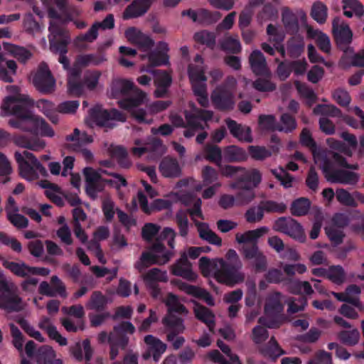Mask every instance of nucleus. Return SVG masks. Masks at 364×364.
Returning <instances> with one entry per match:
<instances>
[{
    "label": "nucleus",
    "mask_w": 364,
    "mask_h": 364,
    "mask_svg": "<svg viewBox=\"0 0 364 364\" xmlns=\"http://www.w3.org/2000/svg\"><path fill=\"white\" fill-rule=\"evenodd\" d=\"M262 174L257 168L247 169L243 167L240 178L237 181L230 184L231 189H237L240 185L245 186V188H256L262 182Z\"/></svg>",
    "instance_id": "obj_19"
},
{
    "label": "nucleus",
    "mask_w": 364,
    "mask_h": 364,
    "mask_svg": "<svg viewBox=\"0 0 364 364\" xmlns=\"http://www.w3.org/2000/svg\"><path fill=\"white\" fill-rule=\"evenodd\" d=\"M17 70L16 63L13 60L0 61V79L5 82H12L13 75Z\"/></svg>",
    "instance_id": "obj_35"
},
{
    "label": "nucleus",
    "mask_w": 364,
    "mask_h": 364,
    "mask_svg": "<svg viewBox=\"0 0 364 364\" xmlns=\"http://www.w3.org/2000/svg\"><path fill=\"white\" fill-rule=\"evenodd\" d=\"M225 159L232 162L244 161L247 159L246 151L237 146H229L225 149Z\"/></svg>",
    "instance_id": "obj_46"
},
{
    "label": "nucleus",
    "mask_w": 364,
    "mask_h": 364,
    "mask_svg": "<svg viewBox=\"0 0 364 364\" xmlns=\"http://www.w3.org/2000/svg\"><path fill=\"white\" fill-rule=\"evenodd\" d=\"M50 49L54 53H68L70 41L68 32L58 22L50 21L48 27Z\"/></svg>",
    "instance_id": "obj_13"
},
{
    "label": "nucleus",
    "mask_w": 364,
    "mask_h": 364,
    "mask_svg": "<svg viewBox=\"0 0 364 364\" xmlns=\"http://www.w3.org/2000/svg\"><path fill=\"white\" fill-rule=\"evenodd\" d=\"M271 172L275 178L279 181L281 185L284 188L293 187L296 179L294 176L287 173L284 168L279 167L278 169H272Z\"/></svg>",
    "instance_id": "obj_49"
},
{
    "label": "nucleus",
    "mask_w": 364,
    "mask_h": 364,
    "mask_svg": "<svg viewBox=\"0 0 364 364\" xmlns=\"http://www.w3.org/2000/svg\"><path fill=\"white\" fill-rule=\"evenodd\" d=\"M310 208V201L306 198H301L294 200L291 207V213L300 216L306 215Z\"/></svg>",
    "instance_id": "obj_55"
},
{
    "label": "nucleus",
    "mask_w": 364,
    "mask_h": 364,
    "mask_svg": "<svg viewBox=\"0 0 364 364\" xmlns=\"http://www.w3.org/2000/svg\"><path fill=\"white\" fill-rule=\"evenodd\" d=\"M107 300L100 291H95L87 304V306L91 309L100 310L107 304Z\"/></svg>",
    "instance_id": "obj_64"
},
{
    "label": "nucleus",
    "mask_w": 364,
    "mask_h": 364,
    "mask_svg": "<svg viewBox=\"0 0 364 364\" xmlns=\"http://www.w3.org/2000/svg\"><path fill=\"white\" fill-rule=\"evenodd\" d=\"M222 14L219 11H211L205 9H199V21L198 23L209 26L216 23L220 18Z\"/></svg>",
    "instance_id": "obj_50"
},
{
    "label": "nucleus",
    "mask_w": 364,
    "mask_h": 364,
    "mask_svg": "<svg viewBox=\"0 0 364 364\" xmlns=\"http://www.w3.org/2000/svg\"><path fill=\"white\" fill-rule=\"evenodd\" d=\"M126 121V116L116 109L109 110L103 109L102 106L96 105L90 110L87 122L92 126L96 124L105 128H113L117 122Z\"/></svg>",
    "instance_id": "obj_6"
},
{
    "label": "nucleus",
    "mask_w": 364,
    "mask_h": 364,
    "mask_svg": "<svg viewBox=\"0 0 364 364\" xmlns=\"http://www.w3.org/2000/svg\"><path fill=\"white\" fill-rule=\"evenodd\" d=\"M315 163L323 171L326 178L331 183L355 185L359 179V176L353 171L339 170L333 171L331 164L322 151L314 150L313 152Z\"/></svg>",
    "instance_id": "obj_4"
},
{
    "label": "nucleus",
    "mask_w": 364,
    "mask_h": 364,
    "mask_svg": "<svg viewBox=\"0 0 364 364\" xmlns=\"http://www.w3.org/2000/svg\"><path fill=\"white\" fill-rule=\"evenodd\" d=\"M34 105L53 123L58 122L57 107L51 102L39 100L34 104L31 100L21 97L18 92L6 97L1 105V109L5 114L17 117L16 119L9 121L11 127L43 136L53 137L55 134L53 129L43 118L33 114L31 109Z\"/></svg>",
    "instance_id": "obj_1"
},
{
    "label": "nucleus",
    "mask_w": 364,
    "mask_h": 364,
    "mask_svg": "<svg viewBox=\"0 0 364 364\" xmlns=\"http://www.w3.org/2000/svg\"><path fill=\"white\" fill-rule=\"evenodd\" d=\"M274 228L299 241L304 242L306 239L303 227L294 219L280 218L275 221Z\"/></svg>",
    "instance_id": "obj_16"
},
{
    "label": "nucleus",
    "mask_w": 364,
    "mask_h": 364,
    "mask_svg": "<svg viewBox=\"0 0 364 364\" xmlns=\"http://www.w3.org/2000/svg\"><path fill=\"white\" fill-rule=\"evenodd\" d=\"M144 280L149 287H152V286L156 285V283L158 282H166L168 277L166 272L154 268L144 275Z\"/></svg>",
    "instance_id": "obj_45"
},
{
    "label": "nucleus",
    "mask_w": 364,
    "mask_h": 364,
    "mask_svg": "<svg viewBox=\"0 0 364 364\" xmlns=\"http://www.w3.org/2000/svg\"><path fill=\"white\" fill-rule=\"evenodd\" d=\"M100 75V72L97 70L86 71L82 80V90L85 87H87L90 90L95 89L98 84Z\"/></svg>",
    "instance_id": "obj_54"
},
{
    "label": "nucleus",
    "mask_w": 364,
    "mask_h": 364,
    "mask_svg": "<svg viewBox=\"0 0 364 364\" xmlns=\"http://www.w3.org/2000/svg\"><path fill=\"white\" fill-rule=\"evenodd\" d=\"M199 268L205 277L213 276L218 282L228 286H234L245 280V274L236 271L223 259L210 260L206 257L199 259Z\"/></svg>",
    "instance_id": "obj_2"
},
{
    "label": "nucleus",
    "mask_w": 364,
    "mask_h": 364,
    "mask_svg": "<svg viewBox=\"0 0 364 364\" xmlns=\"http://www.w3.org/2000/svg\"><path fill=\"white\" fill-rule=\"evenodd\" d=\"M171 256L172 253L166 250L164 245L158 241L149 250L141 254L139 260L135 264V267L141 272L151 264L166 263Z\"/></svg>",
    "instance_id": "obj_9"
},
{
    "label": "nucleus",
    "mask_w": 364,
    "mask_h": 364,
    "mask_svg": "<svg viewBox=\"0 0 364 364\" xmlns=\"http://www.w3.org/2000/svg\"><path fill=\"white\" fill-rule=\"evenodd\" d=\"M154 82L157 87L155 91H167L166 89L172 82V77L166 71L158 70L154 73Z\"/></svg>",
    "instance_id": "obj_39"
},
{
    "label": "nucleus",
    "mask_w": 364,
    "mask_h": 364,
    "mask_svg": "<svg viewBox=\"0 0 364 364\" xmlns=\"http://www.w3.org/2000/svg\"><path fill=\"white\" fill-rule=\"evenodd\" d=\"M262 353L271 358L275 359L284 353V352L279 347L277 341L272 338L268 346L261 349Z\"/></svg>",
    "instance_id": "obj_59"
},
{
    "label": "nucleus",
    "mask_w": 364,
    "mask_h": 364,
    "mask_svg": "<svg viewBox=\"0 0 364 364\" xmlns=\"http://www.w3.org/2000/svg\"><path fill=\"white\" fill-rule=\"evenodd\" d=\"M249 154L252 159L257 161H263L272 156V152L278 151L277 145L272 146V151L264 146H250L248 147Z\"/></svg>",
    "instance_id": "obj_37"
},
{
    "label": "nucleus",
    "mask_w": 364,
    "mask_h": 364,
    "mask_svg": "<svg viewBox=\"0 0 364 364\" xmlns=\"http://www.w3.org/2000/svg\"><path fill=\"white\" fill-rule=\"evenodd\" d=\"M66 141L69 142V146L74 150L78 151L79 149L91 144L93 141L91 136L85 132H81L78 129H75L72 134L66 136Z\"/></svg>",
    "instance_id": "obj_30"
},
{
    "label": "nucleus",
    "mask_w": 364,
    "mask_h": 364,
    "mask_svg": "<svg viewBox=\"0 0 364 364\" xmlns=\"http://www.w3.org/2000/svg\"><path fill=\"white\" fill-rule=\"evenodd\" d=\"M282 21L287 33L296 35L301 27L306 26L307 16L301 9H291L284 6L281 9Z\"/></svg>",
    "instance_id": "obj_10"
},
{
    "label": "nucleus",
    "mask_w": 364,
    "mask_h": 364,
    "mask_svg": "<svg viewBox=\"0 0 364 364\" xmlns=\"http://www.w3.org/2000/svg\"><path fill=\"white\" fill-rule=\"evenodd\" d=\"M200 205L201 200L198 198L194 202L193 208L188 210L189 214L197 227L199 237L211 245L221 246V238L210 228L209 225L207 223L197 221L198 218H202Z\"/></svg>",
    "instance_id": "obj_12"
},
{
    "label": "nucleus",
    "mask_w": 364,
    "mask_h": 364,
    "mask_svg": "<svg viewBox=\"0 0 364 364\" xmlns=\"http://www.w3.org/2000/svg\"><path fill=\"white\" fill-rule=\"evenodd\" d=\"M164 302L168 307V314H173V312L185 314L188 313L183 305L180 303L178 298L171 293L168 294Z\"/></svg>",
    "instance_id": "obj_51"
},
{
    "label": "nucleus",
    "mask_w": 364,
    "mask_h": 364,
    "mask_svg": "<svg viewBox=\"0 0 364 364\" xmlns=\"http://www.w3.org/2000/svg\"><path fill=\"white\" fill-rule=\"evenodd\" d=\"M205 158L212 162H214L218 166H220L222 161V154L220 149L214 145H207L204 149Z\"/></svg>",
    "instance_id": "obj_57"
},
{
    "label": "nucleus",
    "mask_w": 364,
    "mask_h": 364,
    "mask_svg": "<svg viewBox=\"0 0 364 364\" xmlns=\"http://www.w3.org/2000/svg\"><path fill=\"white\" fill-rule=\"evenodd\" d=\"M339 338L346 345L354 346L360 340V333L357 329L343 331L339 333Z\"/></svg>",
    "instance_id": "obj_60"
},
{
    "label": "nucleus",
    "mask_w": 364,
    "mask_h": 364,
    "mask_svg": "<svg viewBox=\"0 0 364 364\" xmlns=\"http://www.w3.org/2000/svg\"><path fill=\"white\" fill-rule=\"evenodd\" d=\"M173 274L181 277L188 281H195L198 275L192 270L191 264L186 258V255H182L176 263L172 266Z\"/></svg>",
    "instance_id": "obj_25"
},
{
    "label": "nucleus",
    "mask_w": 364,
    "mask_h": 364,
    "mask_svg": "<svg viewBox=\"0 0 364 364\" xmlns=\"http://www.w3.org/2000/svg\"><path fill=\"white\" fill-rule=\"evenodd\" d=\"M144 343L147 346V351L143 355V358L147 360L152 356L154 360L158 362L166 350V344L152 335L146 336Z\"/></svg>",
    "instance_id": "obj_20"
},
{
    "label": "nucleus",
    "mask_w": 364,
    "mask_h": 364,
    "mask_svg": "<svg viewBox=\"0 0 364 364\" xmlns=\"http://www.w3.org/2000/svg\"><path fill=\"white\" fill-rule=\"evenodd\" d=\"M135 146L132 148L134 156L139 157L145 153H149L151 159L157 158L166 152V147L159 139H152L148 142H143L137 139L134 142Z\"/></svg>",
    "instance_id": "obj_17"
},
{
    "label": "nucleus",
    "mask_w": 364,
    "mask_h": 364,
    "mask_svg": "<svg viewBox=\"0 0 364 364\" xmlns=\"http://www.w3.org/2000/svg\"><path fill=\"white\" fill-rule=\"evenodd\" d=\"M268 230V228L261 227L255 230H248L244 233H237L235 235V240L239 244H256L257 240L266 235Z\"/></svg>",
    "instance_id": "obj_31"
},
{
    "label": "nucleus",
    "mask_w": 364,
    "mask_h": 364,
    "mask_svg": "<svg viewBox=\"0 0 364 364\" xmlns=\"http://www.w3.org/2000/svg\"><path fill=\"white\" fill-rule=\"evenodd\" d=\"M336 197L339 203L347 206H356L354 193H350L343 188L338 189L336 192Z\"/></svg>",
    "instance_id": "obj_61"
},
{
    "label": "nucleus",
    "mask_w": 364,
    "mask_h": 364,
    "mask_svg": "<svg viewBox=\"0 0 364 364\" xmlns=\"http://www.w3.org/2000/svg\"><path fill=\"white\" fill-rule=\"evenodd\" d=\"M193 311L196 317L205 323L212 331L214 326V314L208 309L197 303L194 304Z\"/></svg>",
    "instance_id": "obj_36"
},
{
    "label": "nucleus",
    "mask_w": 364,
    "mask_h": 364,
    "mask_svg": "<svg viewBox=\"0 0 364 364\" xmlns=\"http://www.w3.org/2000/svg\"><path fill=\"white\" fill-rule=\"evenodd\" d=\"M188 74L193 91H207V77L201 65L190 64L188 67Z\"/></svg>",
    "instance_id": "obj_23"
},
{
    "label": "nucleus",
    "mask_w": 364,
    "mask_h": 364,
    "mask_svg": "<svg viewBox=\"0 0 364 364\" xmlns=\"http://www.w3.org/2000/svg\"><path fill=\"white\" fill-rule=\"evenodd\" d=\"M3 265L18 277H31V267L26 265L24 262L5 261Z\"/></svg>",
    "instance_id": "obj_40"
},
{
    "label": "nucleus",
    "mask_w": 364,
    "mask_h": 364,
    "mask_svg": "<svg viewBox=\"0 0 364 364\" xmlns=\"http://www.w3.org/2000/svg\"><path fill=\"white\" fill-rule=\"evenodd\" d=\"M105 59L101 56L95 54L80 55L77 57L76 63L80 66L86 67L89 65H98Z\"/></svg>",
    "instance_id": "obj_56"
},
{
    "label": "nucleus",
    "mask_w": 364,
    "mask_h": 364,
    "mask_svg": "<svg viewBox=\"0 0 364 364\" xmlns=\"http://www.w3.org/2000/svg\"><path fill=\"white\" fill-rule=\"evenodd\" d=\"M111 91H141L129 80L116 78L112 80Z\"/></svg>",
    "instance_id": "obj_53"
},
{
    "label": "nucleus",
    "mask_w": 364,
    "mask_h": 364,
    "mask_svg": "<svg viewBox=\"0 0 364 364\" xmlns=\"http://www.w3.org/2000/svg\"><path fill=\"white\" fill-rule=\"evenodd\" d=\"M14 142L18 146L31 149L34 151H40L43 150L46 143L44 140L39 138L27 139L23 136H16L14 137Z\"/></svg>",
    "instance_id": "obj_32"
},
{
    "label": "nucleus",
    "mask_w": 364,
    "mask_h": 364,
    "mask_svg": "<svg viewBox=\"0 0 364 364\" xmlns=\"http://www.w3.org/2000/svg\"><path fill=\"white\" fill-rule=\"evenodd\" d=\"M137 203L141 210L146 213H151L154 210H161L171 206V202L164 198L154 200L151 205H149L146 197L141 191H139L136 198L133 199L134 207L137 206Z\"/></svg>",
    "instance_id": "obj_21"
},
{
    "label": "nucleus",
    "mask_w": 364,
    "mask_h": 364,
    "mask_svg": "<svg viewBox=\"0 0 364 364\" xmlns=\"http://www.w3.org/2000/svg\"><path fill=\"white\" fill-rule=\"evenodd\" d=\"M159 170L165 178H178L181 176V168L178 161L171 157L164 158L159 164Z\"/></svg>",
    "instance_id": "obj_27"
},
{
    "label": "nucleus",
    "mask_w": 364,
    "mask_h": 364,
    "mask_svg": "<svg viewBox=\"0 0 364 364\" xmlns=\"http://www.w3.org/2000/svg\"><path fill=\"white\" fill-rule=\"evenodd\" d=\"M360 291H361L359 287L355 284H352L346 288L345 291V295L346 298L348 299V303H350L353 306L358 307L359 309L362 310L363 309V306L361 304L358 298Z\"/></svg>",
    "instance_id": "obj_52"
},
{
    "label": "nucleus",
    "mask_w": 364,
    "mask_h": 364,
    "mask_svg": "<svg viewBox=\"0 0 364 364\" xmlns=\"http://www.w3.org/2000/svg\"><path fill=\"white\" fill-rule=\"evenodd\" d=\"M14 156L18 165L20 175L26 180L33 181L47 175L46 168L32 153L26 150L16 151Z\"/></svg>",
    "instance_id": "obj_5"
},
{
    "label": "nucleus",
    "mask_w": 364,
    "mask_h": 364,
    "mask_svg": "<svg viewBox=\"0 0 364 364\" xmlns=\"http://www.w3.org/2000/svg\"><path fill=\"white\" fill-rule=\"evenodd\" d=\"M283 311L282 296L279 292L270 294L266 299L264 306L265 316L259 320L260 324L269 328L277 326V318Z\"/></svg>",
    "instance_id": "obj_11"
},
{
    "label": "nucleus",
    "mask_w": 364,
    "mask_h": 364,
    "mask_svg": "<svg viewBox=\"0 0 364 364\" xmlns=\"http://www.w3.org/2000/svg\"><path fill=\"white\" fill-rule=\"evenodd\" d=\"M82 71L78 68H73L68 76V91H82L81 79Z\"/></svg>",
    "instance_id": "obj_44"
},
{
    "label": "nucleus",
    "mask_w": 364,
    "mask_h": 364,
    "mask_svg": "<svg viewBox=\"0 0 364 364\" xmlns=\"http://www.w3.org/2000/svg\"><path fill=\"white\" fill-rule=\"evenodd\" d=\"M144 92H132L118 101L119 107L129 112L139 122L149 124L152 119H146V112L140 107L146 103Z\"/></svg>",
    "instance_id": "obj_8"
},
{
    "label": "nucleus",
    "mask_w": 364,
    "mask_h": 364,
    "mask_svg": "<svg viewBox=\"0 0 364 364\" xmlns=\"http://www.w3.org/2000/svg\"><path fill=\"white\" fill-rule=\"evenodd\" d=\"M327 278L336 284H341L344 282L346 274L341 266H331L328 269Z\"/></svg>",
    "instance_id": "obj_62"
},
{
    "label": "nucleus",
    "mask_w": 364,
    "mask_h": 364,
    "mask_svg": "<svg viewBox=\"0 0 364 364\" xmlns=\"http://www.w3.org/2000/svg\"><path fill=\"white\" fill-rule=\"evenodd\" d=\"M31 80L38 91H54L56 80L52 74L48 65L41 62L36 71L31 75Z\"/></svg>",
    "instance_id": "obj_14"
},
{
    "label": "nucleus",
    "mask_w": 364,
    "mask_h": 364,
    "mask_svg": "<svg viewBox=\"0 0 364 364\" xmlns=\"http://www.w3.org/2000/svg\"><path fill=\"white\" fill-rule=\"evenodd\" d=\"M154 0H134L124 9L122 17L124 20L144 16L150 9Z\"/></svg>",
    "instance_id": "obj_22"
},
{
    "label": "nucleus",
    "mask_w": 364,
    "mask_h": 364,
    "mask_svg": "<svg viewBox=\"0 0 364 364\" xmlns=\"http://www.w3.org/2000/svg\"><path fill=\"white\" fill-rule=\"evenodd\" d=\"M211 97L215 107L219 109H230L234 105L230 92H213Z\"/></svg>",
    "instance_id": "obj_42"
},
{
    "label": "nucleus",
    "mask_w": 364,
    "mask_h": 364,
    "mask_svg": "<svg viewBox=\"0 0 364 364\" xmlns=\"http://www.w3.org/2000/svg\"><path fill=\"white\" fill-rule=\"evenodd\" d=\"M215 34L213 32L207 30H203L196 32L193 38L196 42L202 45H205L208 48H214L215 46Z\"/></svg>",
    "instance_id": "obj_48"
},
{
    "label": "nucleus",
    "mask_w": 364,
    "mask_h": 364,
    "mask_svg": "<svg viewBox=\"0 0 364 364\" xmlns=\"http://www.w3.org/2000/svg\"><path fill=\"white\" fill-rule=\"evenodd\" d=\"M164 326L172 331L171 333H181L185 331V326L181 318H177L173 314H167L162 320Z\"/></svg>",
    "instance_id": "obj_47"
},
{
    "label": "nucleus",
    "mask_w": 364,
    "mask_h": 364,
    "mask_svg": "<svg viewBox=\"0 0 364 364\" xmlns=\"http://www.w3.org/2000/svg\"><path fill=\"white\" fill-rule=\"evenodd\" d=\"M168 45L164 41H160L156 50H152L148 54V60L150 65L153 67H157L168 64Z\"/></svg>",
    "instance_id": "obj_26"
},
{
    "label": "nucleus",
    "mask_w": 364,
    "mask_h": 364,
    "mask_svg": "<svg viewBox=\"0 0 364 364\" xmlns=\"http://www.w3.org/2000/svg\"><path fill=\"white\" fill-rule=\"evenodd\" d=\"M226 124L234 137L242 141L248 143L252 141V131L249 127L237 124L232 119H228Z\"/></svg>",
    "instance_id": "obj_28"
},
{
    "label": "nucleus",
    "mask_w": 364,
    "mask_h": 364,
    "mask_svg": "<svg viewBox=\"0 0 364 364\" xmlns=\"http://www.w3.org/2000/svg\"><path fill=\"white\" fill-rule=\"evenodd\" d=\"M18 323L29 336L41 343H44L46 341V338L41 333V332L36 330L35 327L31 325L26 320L20 318L18 320Z\"/></svg>",
    "instance_id": "obj_58"
},
{
    "label": "nucleus",
    "mask_w": 364,
    "mask_h": 364,
    "mask_svg": "<svg viewBox=\"0 0 364 364\" xmlns=\"http://www.w3.org/2000/svg\"><path fill=\"white\" fill-rule=\"evenodd\" d=\"M180 289L188 294L204 300L210 306L214 305V300L211 295L203 289L185 283L180 285Z\"/></svg>",
    "instance_id": "obj_34"
},
{
    "label": "nucleus",
    "mask_w": 364,
    "mask_h": 364,
    "mask_svg": "<svg viewBox=\"0 0 364 364\" xmlns=\"http://www.w3.org/2000/svg\"><path fill=\"white\" fill-rule=\"evenodd\" d=\"M212 112L205 110H198L195 107H192L190 112H186L185 116L187 121L188 129L185 131L184 136L190 138L195 134L205 129L206 122L211 119Z\"/></svg>",
    "instance_id": "obj_15"
},
{
    "label": "nucleus",
    "mask_w": 364,
    "mask_h": 364,
    "mask_svg": "<svg viewBox=\"0 0 364 364\" xmlns=\"http://www.w3.org/2000/svg\"><path fill=\"white\" fill-rule=\"evenodd\" d=\"M0 277L1 272H0ZM26 304L14 291V284L4 278L0 279V309L7 313L20 311L24 309Z\"/></svg>",
    "instance_id": "obj_7"
},
{
    "label": "nucleus",
    "mask_w": 364,
    "mask_h": 364,
    "mask_svg": "<svg viewBox=\"0 0 364 364\" xmlns=\"http://www.w3.org/2000/svg\"><path fill=\"white\" fill-rule=\"evenodd\" d=\"M55 358V351L51 346L47 345L40 347L35 355L38 364H48Z\"/></svg>",
    "instance_id": "obj_43"
},
{
    "label": "nucleus",
    "mask_w": 364,
    "mask_h": 364,
    "mask_svg": "<svg viewBox=\"0 0 364 364\" xmlns=\"http://www.w3.org/2000/svg\"><path fill=\"white\" fill-rule=\"evenodd\" d=\"M38 325L47 333L50 339L55 341L60 346H64L68 344L66 338L61 336L49 318H41Z\"/></svg>",
    "instance_id": "obj_29"
},
{
    "label": "nucleus",
    "mask_w": 364,
    "mask_h": 364,
    "mask_svg": "<svg viewBox=\"0 0 364 364\" xmlns=\"http://www.w3.org/2000/svg\"><path fill=\"white\" fill-rule=\"evenodd\" d=\"M109 236V228L106 226H100L95 231L93 240L88 245V249L95 255L100 262L102 264H105L106 260L104 258L99 242L106 240Z\"/></svg>",
    "instance_id": "obj_24"
},
{
    "label": "nucleus",
    "mask_w": 364,
    "mask_h": 364,
    "mask_svg": "<svg viewBox=\"0 0 364 364\" xmlns=\"http://www.w3.org/2000/svg\"><path fill=\"white\" fill-rule=\"evenodd\" d=\"M310 15L317 23L323 24L327 19L328 8L323 2L316 1L311 6Z\"/></svg>",
    "instance_id": "obj_41"
},
{
    "label": "nucleus",
    "mask_w": 364,
    "mask_h": 364,
    "mask_svg": "<svg viewBox=\"0 0 364 364\" xmlns=\"http://www.w3.org/2000/svg\"><path fill=\"white\" fill-rule=\"evenodd\" d=\"M304 49V38L300 36L294 35L287 42V52L291 58H298L303 53Z\"/></svg>",
    "instance_id": "obj_38"
},
{
    "label": "nucleus",
    "mask_w": 364,
    "mask_h": 364,
    "mask_svg": "<svg viewBox=\"0 0 364 364\" xmlns=\"http://www.w3.org/2000/svg\"><path fill=\"white\" fill-rule=\"evenodd\" d=\"M291 291L294 294L311 295L314 290L309 282L296 281L291 284Z\"/></svg>",
    "instance_id": "obj_63"
},
{
    "label": "nucleus",
    "mask_w": 364,
    "mask_h": 364,
    "mask_svg": "<svg viewBox=\"0 0 364 364\" xmlns=\"http://www.w3.org/2000/svg\"><path fill=\"white\" fill-rule=\"evenodd\" d=\"M4 49L11 53L19 63L26 64L27 61L32 57L30 50L24 47L16 46L11 43H4Z\"/></svg>",
    "instance_id": "obj_33"
},
{
    "label": "nucleus",
    "mask_w": 364,
    "mask_h": 364,
    "mask_svg": "<svg viewBox=\"0 0 364 364\" xmlns=\"http://www.w3.org/2000/svg\"><path fill=\"white\" fill-rule=\"evenodd\" d=\"M339 23L340 18L335 17L332 22L333 34L339 48L346 52L352 42L353 33L347 24Z\"/></svg>",
    "instance_id": "obj_18"
},
{
    "label": "nucleus",
    "mask_w": 364,
    "mask_h": 364,
    "mask_svg": "<svg viewBox=\"0 0 364 364\" xmlns=\"http://www.w3.org/2000/svg\"><path fill=\"white\" fill-rule=\"evenodd\" d=\"M249 63L253 73L261 77L253 82V87L257 91H274L276 85L271 81L272 73L263 53L259 50H253L249 57Z\"/></svg>",
    "instance_id": "obj_3"
}]
</instances>
